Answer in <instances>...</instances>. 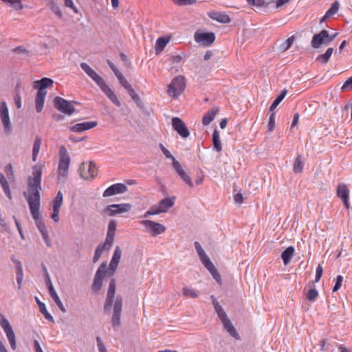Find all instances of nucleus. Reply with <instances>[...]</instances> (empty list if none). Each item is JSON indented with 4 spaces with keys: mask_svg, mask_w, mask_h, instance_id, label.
Listing matches in <instances>:
<instances>
[{
    "mask_svg": "<svg viewBox=\"0 0 352 352\" xmlns=\"http://www.w3.org/2000/svg\"><path fill=\"white\" fill-rule=\"evenodd\" d=\"M98 122L96 121L85 122L82 123L76 124L75 125L71 126L69 129L73 132L80 133L88 129H91L96 126Z\"/></svg>",
    "mask_w": 352,
    "mask_h": 352,
    "instance_id": "412c9836",
    "label": "nucleus"
},
{
    "mask_svg": "<svg viewBox=\"0 0 352 352\" xmlns=\"http://www.w3.org/2000/svg\"><path fill=\"white\" fill-rule=\"evenodd\" d=\"M323 272V268L321 265H318L316 271V276H315V282H318L322 277Z\"/></svg>",
    "mask_w": 352,
    "mask_h": 352,
    "instance_id": "052dcab7",
    "label": "nucleus"
},
{
    "mask_svg": "<svg viewBox=\"0 0 352 352\" xmlns=\"http://www.w3.org/2000/svg\"><path fill=\"white\" fill-rule=\"evenodd\" d=\"M342 91H351L352 90V76L345 81L341 88Z\"/></svg>",
    "mask_w": 352,
    "mask_h": 352,
    "instance_id": "603ef678",
    "label": "nucleus"
},
{
    "mask_svg": "<svg viewBox=\"0 0 352 352\" xmlns=\"http://www.w3.org/2000/svg\"><path fill=\"white\" fill-rule=\"evenodd\" d=\"M96 83L98 85V86L100 87L101 90L109 97L110 98V88L109 86L106 84L104 80L100 76L98 80L96 81Z\"/></svg>",
    "mask_w": 352,
    "mask_h": 352,
    "instance_id": "4c0bfd02",
    "label": "nucleus"
},
{
    "mask_svg": "<svg viewBox=\"0 0 352 352\" xmlns=\"http://www.w3.org/2000/svg\"><path fill=\"white\" fill-rule=\"evenodd\" d=\"M0 118L3 125L4 130L6 132L10 133L12 129V125L9 116L8 108L4 100H2L0 103Z\"/></svg>",
    "mask_w": 352,
    "mask_h": 352,
    "instance_id": "ddd939ff",
    "label": "nucleus"
},
{
    "mask_svg": "<svg viewBox=\"0 0 352 352\" xmlns=\"http://www.w3.org/2000/svg\"><path fill=\"white\" fill-rule=\"evenodd\" d=\"M70 164V157L65 146L60 147L59 162L58 166V178L65 179L67 176Z\"/></svg>",
    "mask_w": 352,
    "mask_h": 352,
    "instance_id": "7ed1b4c3",
    "label": "nucleus"
},
{
    "mask_svg": "<svg viewBox=\"0 0 352 352\" xmlns=\"http://www.w3.org/2000/svg\"><path fill=\"white\" fill-rule=\"evenodd\" d=\"M168 41L164 37H160L157 39L155 46L156 54H160L166 46Z\"/></svg>",
    "mask_w": 352,
    "mask_h": 352,
    "instance_id": "e433bc0d",
    "label": "nucleus"
},
{
    "mask_svg": "<svg viewBox=\"0 0 352 352\" xmlns=\"http://www.w3.org/2000/svg\"><path fill=\"white\" fill-rule=\"evenodd\" d=\"M342 282H343V277H342V276L338 275L336 277V283H335V285H334V287L333 288V292H337L341 287Z\"/></svg>",
    "mask_w": 352,
    "mask_h": 352,
    "instance_id": "5fc2aeb1",
    "label": "nucleus"
},
{
    "mask_svg": "<svg viewBox=\"0 0 352 352\" xmlns=\"http://www.w3.org/2000/svg\"><path fill=\"white\" fill-rule=\"evenodd\" d=\"M65 6L72 8L76 13H78V10L75 7L72 0H65Z\"/></svg>",
    "mask_w": 352,
    "mask_h": 352,
    "instance_id": "338daca9",
    "label": "nucleus"
},
{
    "mask_svg": "<svg viewBox=\"0 0 352 352\" xmlns=\"http://www.w3.org/2000/svg\"><path fill=\"white\" fill-rule=\"evenodd\" d=\"M175 3L179 6H187L196 3L197 0H172Z\"/></svg>",
    "mask_w": 352,
    "mask_h": 352,
    "instance_id": "864d4df0",
    "label": "nucleus"
},
{
    "mask_svg": "<svg viewBox=\"0 0 352 352\" xmlns=\"http://www.w3.org/2000/svg\"><path fill=\"white\" fill-rule=\"evenodd\" d=\"M43 168V165L38 164L32 167V175L29 176L28 179V192L23 193L28 203L31 214L41 235L48 232L39 211Z\"/></svg>",
    "mask_w": 352,
    "mask_h": 352,
    "instance_id": "f257e3e1",
    "label": "nucleus"
},
{
    "mask_svg": "<svg viewBox=\"0 0 352 352\" xmlns=\"http://www.w3.org/2000/svg\"><path fill=\"white\" fill-rule=\"evenodd\" d=\"M175 197H168L160 201L157 205L152 206L144 214V217H147L150 215H157L160 213L166 212L175 203Z\"/></svg>",
    "mask_w": 352,
    "mask_h": 352,
    "instance_id": "f03ea898",
    "label": "nucleus"
},
{
    "mask_svg": "<svg viewBox=\"0 0 352 352\" xmlns=\"http://www.w3.org/2000/svg\"><path fill=\"white\" fill-rule=\"evenodd\" d=\"M110 247V221L109 222L107 225V237L105 242L102 244L99 245L97 248L96 249L95 254L93 258V262L96 263L100 257L101 256L103 251L105 249H108Z\"/></svg>",
    "mask_w": 352,
    "mask_h": 352,
    "instance_id": "dca6fc26",
    "label": "nucleus"
},
{
    "mask_svg": "<svg viewBox=\"0 0 352 352\" xmlns=\"http://www.w3.org/2000/svg\"><path fill=\"white\" fill-rule=\"evenodd\" d=\"M107 262H103L98 267L91 288L94 291H99L102 285V281L107 271Z\"/></svg>",
    "mask_w": 352,
    "mask_h": 352,
    "instance_id": "9d476101",
    "label": "nucleus"
},
{
    "mask_svg": "<svg viewBox=\"0 0 352 352\" xmlns=\"http://www.w3.org/2000/svg\"><path fill=\"white\" fill-rule=\"evenodd\" d=\"M318 296V292L316 289H311L307 294V298L310 301H315Z\"/></svg>",
    "mask_w": 352,
    "mask_h": 352,
    "instance_id": "8fccbe9b",
    "label": "nucleus"
},
{
    "mask_svg": "<svg viewBox=\"0 0 352 352\" xmlns=\"http://www.w3.org/2000/svg\"><path fill=\"white\" fill-rule=\"evenodd\" d=\"M0 325L5 331L12 349L16 348V337L10 322L0 313Z\"/></svg>",
    "mask_w": 352,
    "mask_h": 352,
    "instance_id": "6e6552de",
    "label": "nucleus"
},
{
    "mask_svg": "<svg viewBox=\"0 0 352 352\" xmlns=\"http://www.w3.org/2000/svg\"><path fill=\"white\" fill-rule=\"evenodd\" d=\"M8 6L13 8L16 10H21L23 6L21 0H1Z\"/></svg>",
    "mask_w": 352,
    "mask_h": 352,
    "instance_id": "ea45409f",
    "label": "nucleus"
},
{
    "mask_svg": "<svg viewBox=\"0 0 352 352\" xmlns=\"http://www.w3.org/2000/svg\"><path fill=\"white\" fill-rule=\"evenodd\" d=\"M173 166L179 177L182 179L184 182H185L189 187H192L193 182L191 179V177L182 168L180 163L176 160H174V162H173Z\"/></svg>",
    "mask_w": 352,
    "mask_h": 352,
    "instance_id": "6ab92c4d",
    "label": "nucleus"
},
{
    "mask_svg": "<svg viewBox=\"0 0 352 352\" xmlns=\"http://www.w3.org/2000/svg\"><path fill=\"white\" fill-rule=\"evenodd\" d=\"M122 255V250L120 246H116L111 257V276L114 274L118 269V264L120 261Z\"/></svg>",
    "mask_w": 352,
    "mask_h": 352,
    "instance_id": "4be33fe9",
    "label": "nucleus"
},
{
    "mask_svg": "<svg viewBox=\"0 0 352 352\" xmlns=\"http://www.w3.org/2000/svg\"><path fill=\"white\" fill-rule=\"evenodd\" d=\"M160 148L163 153V154L166 156V158L172 159L173 162L175 158L171 155L170 152L166 149L162 144H160Z\"/></svg>",
    "mask_w": 352,
    "mask_h": 352,
    "instance_id": "e2e57ef3",
    "label": "nucleus"
},
{
    "mask_svg": "<svg viewBox=\"0 0 352 352\" xmlns=\"http://www.w3.org/2000/svg\"><path fill=\"white\" fill-rule=\"evenodd\" d=\"M219 109L218 107H214L208 110L202 118V124L205 126L208 125L216 117Z\"/></svg>",
    "mask_w": 352,
    "mask_h": 352,
    "instance_id": "393cba45",
    "label": "nucleus"
},
{
    "mask_svg": "<svg viewBox=\"0 0 352 352\" xmlns=\"http://www.w3.org/2000/svg\"><path fill=\"white\" fill-rule=\"evenodd\" d=\"M111 70L113 72L115 76L118 78L119 82L121 85L125 88L129 87L130 83L126 80L123 74L120 72V71L115 66L111 64Z\"/></svg>",
    "mask_w": 352,
    "mask_h": 352,
    "instance_id": "7c9ffc66",
    "label": "nucleus"
},
{
    "mask_svg": "<svg viewBox=\"0 0 352 352\" xmlns=\"http://www.w3.org/2000/svg\"><path fill=\"white\" fill-rule=\"evenodd\" d=\"M275 126V113H272L269 120L268 130L272 131Z\"/></svg>",
    "mask_w": 352,
    "mask_h": 352,
    "instance_id": "6e6d98bb",
    "label": "nucleus"
},
{
    "mask_svg": "<svg viewBox=\"0 0 352 352\" xmlns=\"http://www.w3.org/2000/svg\"><path fill=\"white\" fill-rule=\"evenodd\" d=\"M54 107L60 112L70 116L75 111V107L72 102H69L61 97L56 96L54 99Z\"/></svg>",
    "mask_w": 352,
    "mask_h": 352,
    "instance_id": "1a4fd4ad",
    "label": "nucleus"
},
{
    "mask_svg": "<svg viewBox=\"0 0 352 352\" xmlns=\"http://www.w3.org/2000/svg\"><path fill=\"white\" fill-rule=\"evenodd\" d=\"M81 69L91 78L96 73L89 65L85 63H80Z\"/></svg>",
    "mask_w": 352,
    "mask_h": 352,
    "instance_id": "09e8293b",
    "label": "nucleus"
},
{
    "mask_svg": "<svg viewBox=\"0 0 352 352\" xmlns=\"http://www.w3.org/2000/svg\"><path fill=\"white\" fill-rule=\"evenodd\" d=\"M47 94L42 93V91H38L35 99V108L36 111L39 113L43 110L45 98Z\"/></svg>",
    "mask_w": 352,
    "mask_h": 352,
    "instance_id": "cd10ccee",
    "label": "nucleus"
},
{
    "mask_svg": "<svg viewBox=\"0 0 352 352\" xmlns=\"http://www.w3.org/2000/svg\"><path fill=\"white\" fill-rule=\"evenodd\" d=\"M201 263L204 265V267L210 272L211 275L214 278V279L219 283H221V276L219 274L217 268L214 267L213 263L211 262L208 256L204 257L201 259Z\"/></svg>",
    "mask_w": 352,
    "mask_h": 352,
    "instance_id": "a211bd4d",
    "label": "nucleus"
},
{
    "mask_svg": "<svg viewBox=\"0 0 352 352\" xmlns=\"http://www.w3.org/2000/svg\"><path fill=\"white\" fill-rule=\"evenodd\" d=\"M195 246L200 259H202L204 257L208 256L205 251L203 250L201 245L198 242L195 243Z\"/></svg>",
    "mask_w": 352,
    "mask_h": 352,
    "instance_id": "3c124183",
    "label": "nucleus"
},
{
    "mask_svg": "<svg viewBox=\"0 0 352 352\" xmlns=\"http://www.w3.org/2000/svg\"><path fill=\"white\" fill-rule=\"evenodd\" d=\"M78 172L80 177L85 180H93L98 175L96 164L92 162H83L80 164Z\"/></svg>",
    "mask_w": 352,
    "mask_h": 352,
    "instance_id": "423d86ee",
    "label": "nucleus"
},
{
    "mask_svg": "<svg viewBox=\"0 0 352 352\" xmlns=\"http://www.w3.org/2000/svg\"><path fill=\"white\" fill-rule=\"evenodd\" d=\"M287 90L284 89L280 94L277 96V98L274 100L272 105L270 106V111H272L274 109H275L277 106L280 104V102L283 100V98L285 97L287 94Z\"/></svg>",
    "mask_w": 352,
    "mask_h": 352,
    "instance_id": "c03bdc74",
    "label": "nucleus"
},
{
    "mask_svg": "<svg viewBox=\"0 0 352 352\" xmlns=\"http://www.w3.org/2000/svg\"><path fill=\"white\" fill-rule=\"evenodd\" d=\"M249 5L256 7H261L265 4V0H247Z\"/></svg>",
    "mask_w": 352,
    "mask_h": 352,
    "instance_id": "bf43d9fd",
    "label": "nucleus"
},
{
    "mask_svg": "<svg viewBox=\"0 0 352 352\" xmlns=\"http://www.w3.org/2000/svg\"><path fill=\"white\" fill-rule=\"evenodd\" d=\"M214 307L215 309V311L217 312L218 317L221 320H225L227 318V315L223 311V309L221 305H219L218 302L215 301V300H213Z\"/></svg>",
    "mask_w": 352,
    "mask_h": 352,
    "instance_id": "37998d69",
    "label": "nucleus"
},
{
    "mask_svg": "<svg viewBox=\"0 0 352 352\" xmlns=\"http://www.w3.org/2000/svg\"><path fill=\"white\" fill-rule=\"evenodd\" d=\"M127 186L124 184L117 183L111 184V196L118 194L124 193L125 192L127 191Z\"/></svg>",
    "mask_w": 352,
    "mask_h": 352,
    "instance_id": "473e14b6",
    "label": "nucleus"
},
{
    "mask_svg": "<svg viewBox=\"0 0 352 352\" xmlns=\"http://www.w3.org/2000/svg\"><path fill=\"white\" fill-rule=\"evenodd\" d=\"M104 309L106 312H108L110 310V286L107 289V298L104 306Z\"/></svg>",
    "mask_w": 352,
    "mask_h": 352,
    "instance_id": "4d7b16f0",
    "label": "nucleus"
},
{
    "mask_svg": "<svg viewBox=\"0 0 352 352\" xmlns=\"http://www.w3.org/2000/svg\"><path fill=\"white\" fill-rule=\"evenodd\" d=\"M212 142L214 148L217 150V151L220 152L222 151L219 133L217 129H215L212 133Z\"/></svg>",
    "mask_w": 352,
    "mask_h": 352,
    "instance_id": "c9c22d12",
    "label": "nucleus"
},
{
    "mask_svg": "<svg viewBox=\"0 0 352 352\" xmlns=\"http://www.w3.org/2000/svg\"><path fill=\"white\" fill-rule=\"evenodd\" d=\"M120 57L121 60L124 63V66L126 67H129L131 65V63L129 61L127 56L124 54L121 53L120 54Z\"/></svg>",
    "mask_w": 352,
    "mask_h": 352,
    "instance_id": "69168bd1",
    "label": "nucleus"
},
{
    "mask_svg": "<svg viewBox=\"0 0 352 352\" xmlns=\"http://www.w3.org/2000/svg\"><path fill=\"white\" fill-rule=\"evenodd\" d=\"M186 87L185 79L182 76H175L168 87L169 96L176 98L180 96Z\"/></svg>",
    "mask_w": 352,
    "mask_h": 352,
    "instance_id": "20e7f679",
    "label": "nucleus"
},
{
    "mask_svg": "<svg viewBox=\"0 0 352 352\" xmlns=\"http://www.w3.org/2000/svg\"><path fill=\"white\" fill-rule=\"evenodd\" d=\"M234 199L235 203L239 204H242L243 201V195L240 192L235 194L234 196Z\"/></svg>",
    "mask_w": 352,
    "mask_h": 352,
    "instance_id": "774afa93",
    "label": "nucleus"
},
{
    "mask_svg": "<svg viewBox=\"0 0 352 352\" xmlns=\"http://www.w3.org/2000/svg\"><path fill=\"white\" fill-rule=\"evenodd\" d=\"M41 143H42L41 137H40L38 135L36 136L35 140L33 144V148H32V160H33V162L36 161L37 156L40 151Z\"/></svg>",
    "mask_w": 352,
    "mask_h": 352,
    "instance_id": "2f4dec72",
    "label": "nucleus"
},
{
    "mask_svg": "<svg viewBox=\"0 0 352 352\" xmlns=\"http://www.w3.org/2000/svg\"><path fill=\"white\" fill-rule=\"evenodd\" d=\"M349 190L345 184H340L337 187V195L342 199L346 208H349Z\"/></svg>",
    "mask_w": 352,
    "mask_h": 352,
    "instance_id": "aec40b11",
    "label": "nucleus"
},
{
    "mask_svg": "<svg viewBox=\"0 0 352 352\" xmlns=\"http://www.w3.org/2000/svg\"><path fill=\"white\" fill-rule=\"evenodd\" d=\"M48 290H49V294H50L51 298L54 300V301L57 305V306L60 309V311L63 313H65L67 311V310H66L65 307H64L63 302H61L56 292L55 291L54 287L48 289Z\"/></svg>",
    "mask_w": 352,
    "mask_h": 352,
    "instance_id": "c85d7f7f",
    "label": "nucleus"
},
{
    "mask_svg": "<svg viewBox=\"0 0 352 352\" xmlns=\"http://www.w3.org/2000/svg\"><path fill=\"white\" fill-rule=\"evenodd\" d=\"M42 269L44 272L45 282L46 286L47 287L48 289L53 287L54 286L52 285L50 274L48 273L47 267H45V265L44 264H42Z\"/></svg>",
    "mask_w": 352,
    "mask_h": 352,
    "instance_id": "a18cd8bd",
    "label": "nucleus"
},
{
    "mask_svg": "<svg viewBox=\"0 0 352 352\" xmlns=\"http://www.w3.org/2000/svg\"><path fill=\"white\" fill-rule=\"evenodd\" d=\"M333 52V49L332 47L328 48L324 54L319 55L316 58V60L320 62L322 64H326L329 60Z\"/></svg>",
    "mask_w": 352,
    "mask_h": 352,
    "instance_id": "f704fd0d",
    "label": "nucleus"
},
{
    "mask_svg": "<svg viewBox=\"0 0 352 352\" xmlns=\"http://www.w3.org/2000/svg\"><path fill=\"white\" fill-rule=\"evenodd\" d=\"M337 33L329 35V32L326 30L320 31L318 34L314 35L311 41V45L314 48H319L322 45H328L329 43L333 41Z\"/></svg>",
    "mask_w": 352,
    "mask_h": 352,
    "instance_id": "39448f33",
    "label": "nucleus"
},
{
    "mask_svg": "<svg viewBox=\"0 0 352 352\" xmlns=\"http://www.w3.org/2000/svg\"><path fill=\"white\" fill-rule=\"evenodd\" d=\"M339 2L336 1L331 6V8L326 12V16H331L334 15L339 10Z\"/></svg>",
    "mask_w": 352,
    "mask_h": 352,
    "instance_id": "49530a36",
    "label": "nucleus"
},
{
    "mask_svg": "<svg viewBox=\"0 0 352 352\" xmlns=\"http://www.w3.org/2000/svg\"><path fill=\"white\" fill-rule=\"evenodd\" d=\"M131 208V205L130 204H111V216L127 212Z\"/></svg>",
    "mask_w": 352,
    "mask_h": 352,
    "instance_id": "b1692460",
    "label": "nucleus"
},
{
    "mask_svg": "<svg viewBox=\"0 0 352 352\" xmlns=\"http://www.w3.org/2000/svg\"><path fill=\"white\" fill-rule=\"evenodd\" d=\"M183 294L188 298H197L199 296V292L191 287L186 286L183 288Z\"/></svg>",
    "mask_w": 352,
    "mask_h": 352,
    "instance_id": "58836bf2",
    "label": "nucleus"
},
{
    "mask_svg": "<svg viewBox=\"0 0 352 352\" xmlns=\"http://www.w3.org/2000/svg\"><path fill=\"white\" fill-rule=\"evenodd\" d=\"M209 16L219 23H228L231 21L230 17L223 12H213L209 14Z\"/></svg>",
    "mask_w": 352,
    "mask_h": 352,
    "instance_id": "a878e982",
    "label": "nucleus"
},
{
    "mask_svg": "<svg viewBox=\"0 0 352 352\" xmlns=\"http://www.w3.org/2000/svg\"><path fill=\"white\" fill-rule=\"evenodd\" d=\"M294 248L293 246H289L282 252L281 258L285 265H287L291 261V259L294 254Z\"/></svg>",
    "mask_w": 352,
    "mask_h": 352,
    "instance_id": "c756f323",
    "label": "nucleus"
},
{
    "mask_svg": "<svg viewBox=\"0 0 352 352\" xmlns=\"http://www.w3.org/2000/svg\"><path fill=\"white\" fill-rule=\"evenodd\" d=\"M303 162L302 161L301 155H298L294 163V173H302L303 170Z\"/></svg>",
    "mask_w": 352,
    "mask_h": 352,
    "instance_id": "79ce46f5",
    "label": "nucleus"
},
{
    "mask_svg": "<svg viewBox=\"0 0 352 352\" xmlns=\"http://www.w3.org/2000/svg\"><path fill=\"white\" fill-rule=\"evenodd\" d=\"M201 263L204 265V267L210 272L211 275L214 278V279L219 283H221V276L219 274L217 268L214 267L213 263L211 262L208 256L204 257L201 259Z\"/></svg>",
    "mask_w": 352,
    "mask_h": 352,
    "instance_id": "f3484780",
    "label": "nucleus"
},
{
    "mask_svg": "<svg viewBox=\"0 0 352 352\" xmlns=\"http://www.w3.org/2000/svg\"><path fill=\"white\" fill-rule=\"evenodd\" d=\"M0 183H1V187H2L5 194L8 197V199H11L12 195H11V192L10 190V186H9V184H8V181L6 180V179H5L1 181Z\"/></svg>",
    "mask_w": 352,
    "mask_h": 352,
    "instance_id": "de8ad7c7",
    "label": "nucleus"
},
{
    "mask_svg": "<svg viewBox=\"0 0 352 352\" xmlns=\"http://www.w3.org/2000/svg\"><path fill=\"white\" fill-rule=\"evenodd\" d=\"M122 307V298L118 296L113 304V314L111 318V324L113 327L116 329L121 324L120 321V312Z\"/></svg>",
    "mask_w": 352,
    "mask_h": 352,
    "instance_id": "f8f14e48",
    "label": "nucleus"
},
{
    "mask_svg": "<svg viewBox=\"0 0 352 352\" xmlns=\"http://www.w3.org/2000/svg\"><path fill=\"white\" fill-rule=\"evenodd\" d=\"M50 9L52 10L54 13H55L58 16L61 17L62 16V12L60 9V8L54 4V3H52L50 5Z\"/></svg>",
    "mask_w": 352,
    "mask_h": 352,
    "instance_id": "680f3d73",
    "label": "nucleus"
},
{
    "mask_svg": "<svg viewBox=\"0 0 352 352\" xmlns=\"http://www.w3.org/2000/svg\"><path fill=\"white\" fill-rule=\"evenodd\" d=\"M173 128L182 137L187 138L189 136V131L185 123L179 118L175 117L172 119Z\"/></svg>",
    "mask_w": 352,
    "mask_h": 352,
    "instance_id": "2eb2a0df",
    "label": "nucleus"
},
{
    "mask_svg": "<svg viewBox=\"0 0 352 352\" xmlns=\"http://www.w3.org/2000/svg\"><path fill=\"white\" fill-rule=\"evenodd\" d=\"M36 302H37V304L38 305V307H39V310L41 311V313L44 315L45 318L49 320V321H51V322H54V318L52 317V316L47 311V309H46V307H45V305L41 302L38 298H36Z\"/></svg>",
    "mask_w": 352,
    "mask_h": 352,
    "instance_id": "72a5a7b5",
    "label": "nucleus"
},
{
    "mask_svg": "<svg viewBox=\"0 0 352 352\" xmlns=\"http://www.w3.org/2000/svg\"><path fill=\"white\" fill-rule=\"evenodd\" d=\"M96 342H97V345H98L99 352H107V349L100 337L96 338Z\"/></svg>",
    "mask_w": 352,
    "mask_h": 352,
    "instance_id": "0e129e2a",
    "label": "nucleus"
},
{
    "mask_svg": "<svg viewBox=\"0 0 352 352\" xmlns=\"http://www.w3.org/2000/svg\"><path fill=\"white\" fill-rule=\"evenodd\" d=\"M140 223L145 228L146 232L151 236H156L164 233L166 230L165 226L153 221L142 220L140 221Z\"/></svg>",
    "mask_w": 352,
    "mask_h": 352,
    "instance_id": "0eeeda50",
    "label": "nucleus"
},
{
    "mask_svg": "<svg viewBox=\"0 0 352 352\" xmlns=\"http://www.w3.org/2000/svg\"><path fill=\"white\" fill-rule=\"evenodd\" d=\"M54 81L49 78H43L39 80L34 81V88L38 89V91H42V93L47 94L45 89L53 84Z\"/></svg>",
    "mask_w": 352,
    "mask_h": 352,
    "instance_id": "5701e85b",
    "label": "nucleus"
},
{
    "mask_svg": "<svg viewBox=\"0 0 352 352\" xmlns=\"http://www.w3.org/2000/svg\"><path fill=\"white\" fill-rule=\"evenodd\" d=\"M124 89L128 91L129 94L133 98V100H136L139 98L138 94L131 85H129V87H125Z\"/></svg>",
    "mask_w": 352,
    "mask_h": 352,
    "instance_id": "13d9d810",
    "label": "nucleus"
},
{
    "mask_svg": "<svg viewBox=\"0 0 352 352\" xmlns=\"http://www.w3.org/2000/svg\"><path fill=\"white\" fill-rule=\"evenodd\" d=\"M63 195L61 191H58L53 201V212L51 216L52 220L55 222H58L59 221V212L60 207L63 204Z\"/></svg>",
    "mask_w": 352,
    "mask_h": 352,
    "instance_id": "4468645a",
    "label": "nucleus"
},
{
    "mask_svg": "<svg viewBox=\"0 0 352 352\" xmlns=\"http://www.w3.org/2000/svg\"><path fill=\"white\" fill-rule=\"evenodd\" d=\"M195 41L204 46H210L215 41L213 32H203L197 30L194 34Z\"/></svg>",
    "mask_w": 352,
    "mask_h": 352,
    "instance_id": "9b49d317",
    "label": "nucleus"
},
{
    "mask_svg": "<svg viewBox=\"0 0 352 352\" xmlns=\"http://www.w3.org/2000/svg\"><path fill=\"white\" fill-rule=\"evenodd\" d=\"M224 329L234 338L239 340L240 338L237 331L231 323L230 320L227 318L221 320Z\"/></svg>",
    "mask_w": 352,
    "mask_h": 352,
    "instance_id": "bb28decb",
    "label": "nucleus"
},
{
    "mask_svg": "<svg viewBox=\"0 0 352 352\" xmlns=\"http://www.w3.org/2000/svg\"><path fill=\"white\" fill-rule=\"evenodd\" d=\"M295 41V36H292L280 45V50L285 52L290 48Z\"/></svg>",
    "mask_w": 352,
    "mask_h": 352,
    "instance_id": "a19ab883",
    "label": "nucleus"
}]
</instances>
